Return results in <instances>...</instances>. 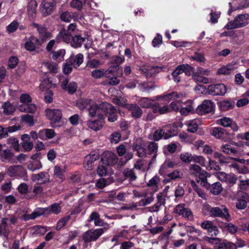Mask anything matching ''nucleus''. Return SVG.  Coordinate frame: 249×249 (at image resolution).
<instances>
[{
  "label": "nucleus",
  "instance_id": "obj_7",
  "mask_svg": "<svg viewBox=\"0 0 249 249\" xmlns=\"http://www.w3.org/2000/svg\"><path fill=\"white\" fill-rule=\"evenodd\" d=\"M215 105L213 102L210 100H204L196 109V113L199 115H203L211 112L214 109Z\"/></svg>",
  "mask_w": 249,
  "mask_h": 249
},
{
  "label": "nucleus",
  "instance_id": "obj_57",
  "mask_svg": "<svg viewBox=\"0 0 249 249\" xmlns=\"http://www.w3.org/2000/svg\"><path fill=\"white\" fill-rule=\"evenodd\" d=\"M52 53L53 59L56 60L58 58L63 59L66 52L64 49H60L57 51H52Z\"/></svg>",
  "mask_w": 249,
  "mask_h": 249
},
{
  "label": "nucleus",
  "instance_id": "obj_52",
  "mask_svg": "<svg viewBox=\"0 0 249 249\" xmlns=\"http://www.w3.org/2000/svg\"><path fill=\"white\" fill-rule=\"evenodd\" d=\"M124 177L130 180L133 181L136 179L137 177L134 171L131 169H125L123 172Z\"/></svg>",
  "mask_w": 249,
  "mask_h": 249
},
{
  "label": "nucleus",
  "instance_id": "obj_25",
  "mask_svg": "<svg viewBox=\"0 0 249 249\" xmlns=\"http://www.w3.org/2000/svg\"><path fill=\"white\" fill-rule=\"evenodd\" d=\"M43 214V212L42 208H37L34 211L30 214H25L22 215V218L25 221L29 220H33L37 217Z\"/></svg>",
  "mask_w": 249,
  "mask_h": 249
},
{
  "label": "nucleus",
  "instance_id": "obj_38",
  "mask_svg": "<svg viewBox=\"0 0 249 249\" xmlns=\"http://www.w3.org/2000/svg\"><path fill=\"white\" fill-rule=\"evenodd\" d=\"M193 111L194 107L192 106V102L190 101L186 102L185 107H181L179 110L180 114L182 115H187Z\"/></svg>",
  "mask_w": 249,
  "mask_h": 249
},
{
  "label": "nucleus",
  "instance_id": "obj_8",
  "mask_svg": "<svg viewBox=\"0 0 249 249\" xmlns=\"http://www.w3.org/2000/svg\"><path fill=\"white\" fill-rule=\"evenodd\" d=\"M212 135L217 139H220L225 142L228 141L232 139L231 134L225 129L217 127L213 129Z\"/></svg>",
  "mask_w": 249,
  "mask_h": 249
},
{
  "label": "nucleus",
  "instance_id": "obj_36",
  "mask_svg": "<svg viewBox=\"0 0 249 249\" xmlns=\"http://www.w3.org/2000/svg\"><path fill=\"white\" fill-rule=\"evenodd\" d=\"M47 231L46 227L40 225L34 226L32 228V233L35 235H44Z\"/></svg>",
  "mask_w": 249,
  "mask_h": 249
},
{
  "label": "nucleus",
  "instance_id": "obj_50",
  "mask_svg": "<svg viewBox=\"0 0 249 249\" xmlns=\"http://www.w3.org/2000/svg\"><path fill=\"white\" fill-rule=\"evenodd\" d=\"M33 26L37 29L39 34L41 36H47L48 38L51 37V34L47 32L46 29L45 27L36 23H34Z\"/></svg>",
  "mask_w": 249,
  "mask_h": 249
},
{
  "label": "nucleus",
  "instance_id": "obj_31",
  "mask_svg": "<svg viewBox=\"0 0 249 249\" xmlns=\"http://www.w3.org/2000/svg\"><path fill=\"white\" fill-rule=\"evenodd\" d=\"M128 108L131 112L132 116L138 118L141 117L142 114V110L141 108L136 104H131L129 105Z\"/></svg>",
  "mask_w": 249,
  "mask_h": 249
},
{
  "label": "nucleus",
  "instance_id": "obj_3",
  "mask_svg": "<svg viewBox=\"0 0 249 249\" xmlns=\"http://www.w3.org/2000/svg\"><path fill=\"white\" fill-rule=\"evenodd\" d=\"M203 157H180V158L175 159H167L161 165L160 172L164 171V169L167 168H173L175 165H177L179 163V159L186 163H189L192 161L199 163L201 165H204L203 161Z\"/></svg>",
  "mask_w": 249,
  "mask_h": 249
},
{
  "label": "nucleus",
  "instance_id": "obj_12",
  "mask_svg": "<svg viewBox=\"0 0 249 249\" xmlns=\"http://www.w3.org/2000/svg\"><path fill=\"white\" fill-rule=\"evenodd\" d=\"M200 226L203 229L206 230L211 236H216L219 233L217 227L211 221H204L201 223Z\"/></svg>",
  "mask_w": 249,
  "mask_h": 249
},
{
  "label": "nucleus",
  "instance_id": "obj_56",
  "mask_svg": "<svg viewBox=\"0 0 249 249\" xmlns=\"http://www.w3.org/2000/svg\"><path fill=\"white\" fill-rule=\"evenodd\" d=\"M196 181L202 186L205 187L207 189H208L210 183L207 182V174H204L196 178Z\"/></svg>",
  "mask_w": 249,
  "mask_h": 249
},
{
  "label": "nucleus",
  "instance_id": "obj_20",
  "mask_svg": "<svg viewBox=\"0 0 249 249\" xmlns=\"http://www.w3.org/2000/svg\"><path fill=\"white\" fill-rule=\"evenodd\" d=\"M155 87L154 83L150 81L140 82L137 86L138 89L144 92H149L150 90H153Z\"/></svg>",
  "mask_w": 249,
  "mask_h": 249
},
{
  "label": "nucleus",
  "instance_id": "obj_14",
  "mask_svg": "<svg viewBox=\"0 0 249 249\" xmlns=\"http://www.w3.org/2000/svg\"><path fill=\"white\" fill-rule=\"evenodd\" d=\"M56 7V2H49L44 0L41 4V11L43 16L51 14Z\"/></svg>",
  "mask_w": 249,
  "mask_h": 249
},
{
  "label": "nucleus",
  "instance_id": "obj_59",
  "mask_svg": "<svg viewBox=\"0 0 249 249\" xmlns=\"http://www.w3.org/2000/svg\"><path fill=\"white\" fill-rule=\"evenodd\" d=\"M47 69L52 72L56 73L58 69V65L56 63L53 62H48L44 64Z\"/></svg>",
  "mask_w": 249,
  "mask_h": 249
},
{
  "label": "nucleus",
  "instance_id": "obj_15",
  "mask_svg": "<svg viewBox=\"0 0 249 249\" xmlns=\"http://www.w3.org/2000/svg\"><path fill=\"white\" fill-rule=\"evenodd\" d=\"M41 44L40 40L35 36H32L25 43V49L30 52L34 51L36 46Z\"/></svg>",
  "mask_w": 249,
  "mask_h": 249
},
{
  "label": "nucleus",
  "instance_id": "obj_61",
  "mask_svg": "<svg viewBox=\"0 0 249 249\" xmlns=\"http://www.w3.org/2000/svg\"><path fill=\"white\" fill-rule=\"evenodd\" d=\"M53 171L54 176L56 178L60 179L61 180H63L65 178L63 174V171L59 166H55L53 169Z\"/></svg>",
  "mask_w": 249,
  "mask_h": 249
},
{
  "label": "nucleus",
  "instance_id": "obj_10",
  "mask_svg": "<svg viewBox=\"0 0 249 249\" xmlns=\"http://www.w3.org/2000/svg\"><path fill=\"white\" fill-rule=\"evenodd\" d=\"M185 97V94L182 93H178L173 91L171 93L161 96H157L156 99L160 101H165L169 103L170 101H175L178 99H182Z\"/></svg>",
  "mask_w": 249,
  "mask_h": 249
},
{
  "label": "nucleus",
  "instance_id": "obj_35",
  "mask_svg": "<svg viewBox=\"0 0 249 249\" xmlns=\"http://www.w3.org/2000/svg\"><path fill=\"white\" fill-rule=\"evenodd\" d=\"M234 103L230 100H224L220 102L219 107L221 110L227 111L233 108Z\"/></svg>",
  "mask_w": 249,
  "mask_h": 249
},
{
  "label": "nucleus",
  "instance_id": "obj_30",
  "mask_svg": "<svg viewBox=\"0 0 249 249\" xmlns=\"http://www.w3.org/2000/svg\"><path fill=\"white\" fill-rule=\"evenodd\" d=\"M85 38L80 35H75L72 36L71 46L74 48L80 47L85 41Z\"/></svg>",
  "mask_w": 249,
  "mask_h": 249
},
{
  "label": "nucleus",
  "instance_id": "obj_18",
  "mask_svg": "<svg viewBox=\"0 0 249 249\" xmlns=\"http://www.w3.org/2000/svg\"><path fill=\"white\" fill-rule=\"evenodd\" d=\"M104 119H97L94 121H89L87 122L88 127L94 131L100 130L104 125Z\"/></svg>",
  "mask_w": 249,
  "mask_h": 249
},
{
  "label": "nucleus",
  "instance_id": "obj_29",
  "mask_svg": "<svg viewBox=\"0 0 249 249\" xmlns=\"http://www.w3.org/2000/svg\"><path fill=\"white\" fill-rule=\"evenodd\" d=\"M92 100L88 99H80L76 102L77 107L83 110L86 108H89L90 105H92Z\"/></svg>",
  "mask_w": 249,
  "mask_h": 249
},
{
  "label": "nucleus",
  "instance_id": "obj_51",
  "mask_svg": "<svg viewBox=\"0 0 249 249\" xmlns=\"http://www.w3.org/2000/svg\"><path fill=\"white\" fill-rule=\"evenodd\" d=\"M217 249H236V245L230 242H223L218 245Z\"/></svg>",
  "mask_w": 249,
  "mask_h": 249
},
{
  "label": "nucleus",
  "instance_id": "obj_23",
  "mask_svg": "<svg viewBox=\"0 0 249 249\" xmlns=\"http://www.w3.org/2000/svg\"><path fill=\"white\" fill-rule=\"evenodd\" d=\"M139 104L141 107L143 108L152 107L154 109L155 106H159V103L145 97L141 99L139 101Z\"/></svg>",
  "mask_w": 249,
  "mask_h": 249
},
{
  "label": "nucleus",
  "instance_id": "obj_1",
  "mask_svg": "<svg viewBox=\"0 0 249 249\" xmlns=\"http://www.w3.org/2000/svg\"><path fill=\"white\" fill-rule=\"evenodd\" d=\"M114 109L112 105L107 102H103L100 105L94 104L92 101L88 108L89 115L91 117H97L98 119H104L105 112H112Z\"/></svg>",
  "mask_w": 249,
  "mask_h": 249
},
{
  "label": "nucleus",
  "instance_id": "obj_48",
  "mask_svg": "<svg viewBox=\"0 0 249 249\" xmlns=\"http://www.w3.org/2000/svg\"><path fill=\"white\" fill-rule=\"evenodd\" d=\"M158 151V145L155 142H150L147 147V154L156 156Z\"/></svg>",
  "mask_w": 249,
  "mask_h": 249
},
{
  "label": "nucleus",
  "instance_id": "obj_13",
  "mask_svg": "<svg viewBox=\"0 0 249 249\" xmlns=\"http://www.w3.org/2000/svg\"><path fill=\"white\" fill-rule=\"evenodd\" d=\"M45 113L46 117L54 123L59 122L62 118L61 111L58 109L47 108Z\"/></svg>",
  "mask_w": 249,
  "mask_h": 249
},
{
  "label": "nucleus",
  "instance_id": "obj_26",
  "mask_svg": "<svg viewBox=\"0 0 249 249\" xmlns=\"http://www.w3.org/2000/svg\"><path fill=\"white\" fill-rule=\"evenodd\" d=\"M3 162H9L11 163H22L26 160V157H0V159Z\"/></svg>",
  "mask_w": 249,
  "mask_h": 249
},
{
  "label": "nucleus",
  "instance_id": "obj_21",
  "mask_svg": "<svg viewBox=\"0 0 249 249\" xmlns=\"http://www.w3.org/2000/svg\"><path fill=\"white\" fill-rule=\"evenodd\" d=\"M57 38L60 40V42L62 41L66 43L71 44L72 39V36L69 31L65 30H61L57 35Z\"/></svg>",
  "mask_w": 249,
  "mask_h": 249
},
{
  "label": "nucleus",
  "instance_id": "obj_44",
  "mask_svg": "<svg viewBox=\"0 0 249 249\" xmlns=\"http://www.w3.org/2000/svg\"><path fill=\"white\" fill-rule=\"evenodd\" d=\"M160 182L159 178L154 177L151 178L147 183V186L152 188L154 192H156L158 190V184Z\"/></svg>",
  "mask_w": 249,
  "mask_h": 249
},
{
  "label": "nucleus",
  "instance_id": "obj_55",
  "mask_svg": "<svg viewBox=\"0 0 249 249\" xmlns=\"http://www.w3.org/2000/svg\"><path fill=\"white\" fill-rule=\"evenodd\" d=\"M71 218L70 215H67L62 218H61L57 223L56 229L59 230L66 225L68 221L70 220Z\"/></svg>",
  "mask_w": 249,
  "mask_h": 249
},
{
  "label": "nucleus",
  "instance_id": "obj_39",
  "mask_svg": "<svg viewBox=\"0 0 249 249\" xmlns=\"http://www.w3.org/2000/svg\"><path fill=\"white\" fill-rule=\"evenodd\" d=\"M7 143L8 144H10L15 151L19 152L20 146L17 138L14 137L9 138L7 140Z\"/></svg>",
  "mask_w": 249,
  "mask_h": 249
},
{
  "label": "nucleus",
  "instance_id": "obj_42",
  "mask_svg": "<svg viewBox=\"0 0 249 249\" xmlns=\"http://www.w3.org/2000/svg\"><path fill=\"white\" fill-rule=\"evenodd\" d=\"M2 107L4 113L7 115L12 114L15 110L14 106L9 102H5L2 105Z\"/></svg>",
  "mask_w": 249,
  "mask_h": 249
},
{
  "label": "nucleus",
  "instance_id": "obj_28",
  "mask_svg": "<svg viewBox=\"0 0 249 249\" xmlns=\"http://www.w3.org/2000/svg\"><path fill=\"white\" fill-rule=\"evenodd\" d=\"M143 198L142 199L138 202L135 203V205L138 206H145L152 203L154 199L153 195L151 194L149 196L147 193L145 192V196H143Z\"/></svg>",
  "mask_w": 249,
  "mask_h": 249
},
{
  "label": "nucleus",
  "instance_id": "obj_5",
  "mask_svg": "<svg viewBox=\"0 0 249 249\" xmlns=\"http://www.w3.org/2000/svg\"><path fill=\"white\" fill-rule=\"evenodd\" d=\"M20 102L23 104L20 105L18 109L21 112L34 113L36 110V107L34 104H32V99L28 94H22L19 98Z\"/></svg>",
  "mask_w": 249,
  "mask_h": 249
},
{
  "label": "nucleus",
  "instance_id": "obj_16",
  "mask_svg": "<svg viewBox=\"0 0 249 249\" xmlns=\"http://www.w3.org/2000/svg\"><path fill=\"white\" fill-rule=\"evenodd\" d=\"M50 176L44 172H41L37 174H33L31 179L34 182H40L41 183H45L49 181Z\"/></svg>",
  "mask_w": 249,
  "mask_h": 249
},
{
  "label": "nucleus",
  "instance_id": "obj_58",
  "mask_svg": "<svg viewBox=\"0 0 249 249\" xmlns=\"http://www.w3.org/2000/svg\"><path fill=\"white\" fill-rule=\"evenodd\" d=\"M91 76L95 79H99L106 75L104 69H96L93 70L91 73Z\"/></svg>",
  "mask_w": 249,
  "mask_h": 249
},
{
  "label": "nucleus",
  "instance_id": "obj_43",
  "mask_svg": "<svg viewBox=\"0 0 249 249\" xmlns=\"http://www.w3.org/2000/svg\"><path fill=\"white\" fill-rule=\"evenodd\" d=\"M234 70V67L232 65H228L222 67L218 69L217 73L218 74H228Z\"/></svg>",
  "mask_w": 249,
  "mask_h": 249
},
{
  "label": "nucleus",
  "instance_id": "obj_49",
  "mask_svg": "<svg viewBox=\"0 0 249 249\" xmlns=\"http://www.w3.org/2000/svg\"><path fill=\"white\" fill-rule=\"evenodd\" d=\"M157 67H142L140 70L143 72L146 77H151L154 73Z\"/></svg>",
  "mask_w": 249,
  "mask_h": 249
},
{
  "label": "nucleus",
  "instance_id": "obj_40",
  "mask_svg": "<svg viewBox=\"0 0 249 249\" xmlns=\"http://www.w3.org/2000/svg\"><path fill=\"white\" fill-rule=\"evenodd\" d=\"M181 71V69L178 65L172 73L173 80L177 83L181 81V75L183 73Z\"/></svg>",
  "mask_w": 249,
  "mask_h": 249
},
{
  "label": "nucleus",
  "instance_id": "obj_9",
  "mask_svg": "<svg viewBox=\"0 0 249 249\" xmlns=\"http://www.w3.org/2000/svg\"><path fill=\"white\" fill-rule=\"evenodd\" d=\"M227 91L226 86L223 84L210 85L207 89L209 94L212 95H224Z\"/></svg>",
  "mask_w": 249,
  "mask_h": 249
},
{
  "label": "nucleus",
  "instance_id": "obj_33",
  "mask_svg": "<svg viewBox=\"0 0 249 249\" xmlns=\"http://www.w3.org/2000/svg\"><path fill=\"white\" fill-rule=\"evenodd\" d=\"M117 157H102L101 162L105 165H113L117 162Z\"/></svg>",
  "mask_w": 249,
  "mask_h": 249
},
{
  "label": "nucleus",
  "instance_id": "obj_63",
  "mask_svg": "<svg viewBox=\"0 0 249 249\" xmlns=\"http://www.w3.org/2000/svg\"><path fill=\"white\" fill-rule=\"evenodd\" d=\"M224 225L226 230L232 234H235L238 231L237 227L231 223H225Z\"/></svg>",
  "mask_w": 249,
  "mask_h": 249
},
{
  "label": "nucleus",
  "instance_id": "obj_53",
  "mask_svg": "<svg viewBox=\"0 0 249 249\" xmlns=\"http://www.w3.org/2000/svg\"><path fill=\"white\" fill-rule=\"evenodd\" d=\"M153 110L154 112H159L160 114H162L169 112L170 109L166 105L160 107L159 103V106H155Z\"/></svg>",
  "mask_w": 249,
  "mask_h": 249
},
{
  "label": "nucleus",
  "instance_id": "obj_46",
  "mask_svg": "<svg viewBox=\"0 0 249 249\" xmlns=\"http://www.w3.org/2000/svg\"><path fill=\"white\" fill-rule=\"evenodd\" d=\"M151 162L148 163L146 161L143 160H139L135 163L134 167L135 168L138 170H141L143 171H145L147 168V165H150Z\"/></svg>",
  "mask_w": 249,
  "mask_h": 249
},
{
  "label": "nucleus",
  "instance_id": "obj_22",
  "mask_svg": "<svg viewBox=\"0 0 249 249\" xmlns=\"http://www.w3.org/2000/svg\"><path fill=\"white\" fill-rule=\"evenodd\" d=\"M56 135V133L53 129H43L39 130L40 139L42 140L51 139Z\"/></svg>",
  "mask_w": 249,
  "mask_h": 249
},
{
  "label": "nucleus",
  "instance_id": "obj_6",
  "mask_svg": "<svg viewBox=\"0 0 249 249\" xmlns=\"http://www.w3.org/2000/svg\"><path fill=\"white\" fill-rule=\"evenodd\" d=\"M107 229V228H99L91 229L85 232L82 235L84 242V247H86L88 243L96 241Z\"/></svg>",
  "mask_w": 249,
  "mask_h": 249
},
{
  "label": "nucleus",
  "instance_id": "obj_54",
  "mask_svg": "<svg viewBox=\"0 0 249 249\" xmlns=\"http://www.w3.org/2000/svg\"><path fill=\"white\" fill-rule=\"evenodd\" d=\"M190 59L191 60L196 61L198 62H204L205 61L204 54L197 52L195 53L193 55L190 56Z\"/></svg>",
  "mask_w": 249,
  "mask_h": 249
},
{
  "label": "nucleus",
  "instance_id": "obj_60",
  "mask_svg": "<svg viewBox=\"0 0 249 249\" xmlns=\"http://www.w3.org/2000/svg\"><path fill=\"white\" fill-rule=\"evenodd\" d=\"M178 134L177 130L173 127H170L165 131V135H164V139L166 140L172 137L177 135Z\"/></svg>",
  "mask_w": 249,
  "mask_h": 249
},
{
  "label": "nucleus",
  "instance_id": "obj_45",
  "mask_svg": "<svg viewBox=\"0 0 249 249\" xmlns=\"http://www.w3.org/2000/svg\"><path fill=\"white\" fill-rule=\"evenodd\" d=\"M221 149L225 154H236V149L229 144H224L221 146Z\"/></svg>",
  "mask_w": 249,
  "mask_h": 249
},
{
  "label": "nucleus",
  "instance_id": "obj_37",
  "mask_svg": "<svg viewBox=\"0 0 249 249\" xmlns=\"http://www.w3.org/2000/svg\"><path fill=\"white\" fill-rule=\"evenodd\" d=\"M198 122L197 120H192L186 122L187 125V130L188 131L194 133L198 129Z\"/></svg>",
  "mask_w": 249,
  "mask_h": 249
},
{
  "label": "nucleus",
  "instance_id": "obj_27",
  "mask_svg": "<svg viewBox=\"0 0 249 249\" xmlns=\"http://www.w3.org/2000/svg\"><path fill=\"white\" fill-rule=\"evenodd\" d=\"M190 175L197 178L201 175L207 174V172L201 170L199 166L196 164H191L189 168Z\"/></svg>",
  "mask_w": 249,
  "mask_h": 249
},
{
  "label": "nucleus",
  "instance_id": "obj_47",
  "mask_svg": "<svg viewBox=\"0 0 249 249\" xmlns=\"http://www.w3.org/2000/svg\"><path fill=\"white\" fill-rule=\"evenodd\" d=\"M73 67L77 69L83 62L84 55L82 53L77 54L73 58Z\"/></svg>",
  "mask_w": 249,
  "mask_h": 249
},
{
  "label": "nucleus",
  "instance_id": "obj_11",
  "mask_svg": "<svg viewBox=\"0 0 249 249\" xmlns=\"http://www.w3.org/2000/svg\"><path fill=\"white\" fill-rule=\"evenodd\" d=\"M8 175L11 177H25L26 178V171L19 165L10 167L7 171Z\"/></svg>",
  "mask_w": 249,
  "mask_h": 249
},
{
  "label": "nucleus",
  "instance_id": "obj_34",
  "mask_svg": "<svg viewBox=\"0 0 249 249\" xmlns=\"http://www.w3.org/2000/svg\"><path fill=\"white\" fill-rule=\"evenodd\" d=\"M208 189H209L210 192L215 195H218L222 191L221 184L219 182H215L212 185H210Z\"/></svg>",
  "mask_w": 249,
  "mask_h": 249
},
{
  "label": "nucleus",
  "instance_id": "obj_62",
  "mask_svg": "<svg viewBox=\"0 0 249 249\" xmlns=\"http://www.w3.org/2000/svg\"><path fill=\"white\" fill-rule=\"evenodd\" d=\"M21 121L26 123L30 126H32L34 124L33 117L32 115L29 114L23 115L21 117Z\"/></svg>",
  "mask_w": 249,
  "mask_h": 249
},
{
  "label": "nucleus",
  "instance_id": "obj_17",
  "mask_svg": "<svg viewBox=\"0 0 249 249\" xmlns=\"http://www.w3.org/2000/svg\"><path fill=\"white\" fill-rule=\"evenodd\" d=\"M37 3L35 0H30L27 6V13L31 20H34L36 17Z\"/></svg>",
  "mask_w": 249,
  "mask_h": 249
},
{
  "label": "nucleus",
  "instance_id": "obj_32",
  "mask_svg": "<svg viewBox=\"0 0 249 249\" xmlns=\"http://www.w3.org/2000/svg\"><path fill=\"white\" fill-rule=\"evenodd\" d=\"M102 64V62L96 59H91L87 62L85 69L87 70L96 69Z\"/></svg>",
  "mask_w": 249,
  "mask_h": 249
},
{
  "label": "nucleus",
  "instance_id": "obj_64",
  "mask_svg": "<svg viewBox=\"0 0 249 249\" xmlns=\"http://www.w3.org/2000/svg\"><path fill=\"white\" fill-rule=\"evenodd\" d=\"M121 138V134L118 132H115L111 134L110 136V141L111 143L116 144L120 142Z\"/></svg>",
  "mask_w": 249,
  "mask_h": 249
},
{
  "label": "nucleus",
  "instance_id": "obj_2",
  "mask_svg": "<svg viewBox=\"0 0 249 249\" xmlns=\"http://www.w3.org/2000/svg\"><path fill=\"white\" fill-rule=\"evenodd\" d=\"M203 212L205 214L219 217L227 221L231 219L228 209L224 205L212 207L208 204H205L203 207Z\"/></svg>",
  "mask_w": 249,
  "mask_h": 249
},
{
  "label": "nucleus",
  "instance_id": "obj_4",
  "mask_svg": "<svg viewBox=\"0 0 249 249\" xmlns=\"http://www.w3.org/2000/svg\"><path fill=\"white\" fill-rule=\"evenodd\" d=\"M249 23V15L240 14L233 20L229 22L224 27L227 30H231L244 27Z\"/></svg>",
  "mask_w": 249,
  "mask_h": 249
},
{
  "label": "nucleus",
  "instance_id": "obj_19",
  "mask_svg": "<svg viewBox=\"0 0 249 249\" xmlns=\"http://www.w3.org/2000/svg\"><path fill=\"white\" fill-rule=\"evenodd\" d=\"M41 163L37 157H32L27 164V168L32 171H35L42 168Z\"/></svg>",
  "mask_w": 249,
  "mask_h": 249
},
{
  "label": "nucleus",
  "instance_id": "obj_24",
  "mask_svg": "<svg viewBox=\"0 0 249 249\" xmlns=\"http://www.w3.org/2000/svg\"><path fill=\"white\" fill-rule=\"evenodd\" d=\"M42 210L43 212V214L46 212L58 214L61 212V207L60 204L55 203L50 205V207L42 208Z\"/></svg>",
  "mask_w": 249,
  "mask_h": 249
},
{
  "label": "nucleus",
  "instance_id": "obj_41",
  "mask_svg": "<svg viewBox=\"0 0 249 249\" xmlns=\"http://www.w3.org/2000/svg\"><path fill=\"white\" fill-rule=\"evenodd\" d=\"M232 123V120L229 117H223L216 120V124L224 127H230Z\"/></svg>",
  "mask_w": 249,
  "mask_h": 249
}]
</instances>
